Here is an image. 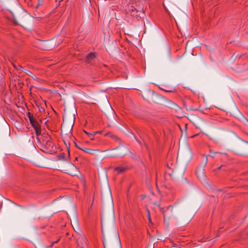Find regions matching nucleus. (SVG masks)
<instances>
[{
    "mask_svg": "<svg viewBox=\"0 0 248 248\" xmlns=\"http://www.w3.org/2000/svg\"><path fill=\"white\" fill-rule=\"evenodd\" d=\"M160 210L164 215V218L165 220L170 219L173 215L172 206H169L165 209L160 208Z\"/></svg>",
    "mask_w": 248,
    "mask_h": 248,
    "instance_id": "f257e3e1",
    "label": "nucleus"
},
{
    "mask_svg": "<svg viewBox=\"0 0 248 248\" xmlns=\"http://www.w3.org/2000/svg\"><path fill=\"white\" fill-rule=\"evenodd\" d=\"M72 127L69 126L68 129H66L65 125L63 124L62 125L61 127V134L62 136H66L68 137H71L72 136Z\"/></svg>",
    "mask_w": 248,
    "mask_h": 248,
    "instance_id": "f03ea898",
    "label": "nucleus"
},
{
    "mask_svg": "<svg viewBox=\"0 0 248 248\" xmlns=\"http://www.w3.org/2000/svg\"><path fill=\"white\" fill-rule=\"evenodd\" d=\"M87 239L84 236H80L77 240L78 246L80 248H85L87 245Z\"/></svg>",
    "mask_w": 248,
    "mask_h": 248,
    "instance_id": "7ed1b4c3",
    "label": "nucleus"
},
{
    "mask_svg": "<svg viewBox=\"0 0 248 248\" xmlns=\"http://www.w3.org/2000/svg\"><path fill=\"white\" fill-rule=\"evenodd\" d=\"M205 170L203 167L199 168L196 171V174L199 179L204 180L205 177Z\"/></svg>",
    "mask_w": 248,
    "mask_h": 248,
    "instance_id": "20e7f679",
    "label": "nucleus"
},
{
    "mask_svg": "<svg viewBox=\"0 0 248 248\" xmlns=\"http://www.w3.org/2000/svg\"><path fill=\"white\" fill-rule=\"evenodd\" d=\"M32 126L34 128L35 130V133L36 135L37 136H39L41 134V127L39 124V123L35 120L32 123H31Z\"/></svg>",
    "mask_w": 248,
    "mask_h": 248,
    "instance_id": "39448f33",
    "label": "nucleus"
},
{
    "mask_svg": "<svg viewBox=\"0 0 248 248\" xmlns=\"http://www.w3.org/2000/svg\"><path fill=\"white\" fill-rule=\"evenodd\" d=\"M45 146L48 149H53L54 145L52 142V140L50 137L48 138V139L46 142Z\"/></svg>",
    "mask_w": 248,
    "mask_h": 248,
    "instance_id": "423d86ee",
    "label": "nucleus"
},
{
    "mask_svg": "<svg viewBox=\"0 0 248 248\" xmlns=\"http://www.w3.org/2000/svg\"><path fill=\"white\" fill-rule=\"evenodd\" d=\"M127 170V168L124 166H119L115 167L114 169V171H116L117 173H122Z\"/></svg>",
    "mask_w": 248,
    "mask_h": 248,
    "instance_id": "0eeeda50",
    "label": "nucleus"
},
{
    "mask_svg": "<svg viewBox=\"0 0 248 248\" xmlns=\"http://www.w3.org/2000/svg\"><path fill=\"white\" fill-rule=\"evenodd\" d=\"M78 149L82 150L85 153H88L89 154L93 155L95 153L96 150L91 149L87 148H82V147H78Z\"/></svg>",
    "mask_w": 248,
    "mask_h": 248,
    "instance_id": "6e6552de",
    "label": "nucleus"
},
{
    "mask_svg": "<svg viewBox=\"0 0 248 248\" xmlns=\"http://www.w3.org/2000/svg\"><path fill=\"white\" fill-rule=\"evenodd\" d=\"M95 58V55L94 53H90L89 54L86 58V62L88 63H90L92 60Z\"/></svg>",
    "mask_w": 248,
    "mask_h": 248,
    "instance_id": "1a4fd4ad",
    "label": "nucleus"
},
{
    "mask_svg": "<svg viewBox=\"0 0 248 248\" xmlns=\"http://www.w3.org/2000/svg\"><path fill=\"white\" fill-rule=\"evenodd\" d=\"M105 136H108V137H109L115 140H118V138L115 135H113L111 132H108V133H106L105 134Z\"/></svg>",
    "mask_w": 248,
    "mask_h": 248,
    "instance_id": "9d476101",
    "label": "nucleus"
},
{
    "mask_svg": "<svg viewBox=\"0 0 248 248\" xmlns=\"http://www.w3.org/2000/svg\"><path fill=\"white\" fill-rule=\"evenodd\" d=\"M12 64L13 66L17 70L20 69L21 71H23L24 70L23 68L21 67L20 65H19L18 64L12 63Z\"/></svg>",
    "mask_w": 248,
    "mask_h": 248,
    "instance_id": "9b49d317",
    "label": "nucleus"
},
{
    "mask_svg": "<svg viewBox=\"0 0 248 248\" xmlns=\"http://www.w3.org/2000/svg\"><path fill=\"white\" fill-rule=\"evenodd\" d=\"M28 115L31 123H32V122L36 120V119L34 118L33 115L31 114L30 112L28 113Z\"/></svg>",
    "mask_w": 248,
    "mask_h": 248,
    "instance_id": "f8f14e48",
    "label": "nucleus"
},
{
    "mask_svg": "<svg viewBox=\"0 0 248 248\" xmlns=\"http://www.w3.org/2000/svg\"><path fill=\"white\" fill-rule=\"evenodd\" d=\"M88 138L90 139V140H96V142L95 143H93V144L97 145V144H99V141H100V139L99 138H94L93 137H88Z\"/></svg>",
    "mask_w": 248,
    "mask_h": 248,
    "instance_id": "ddd939ff",
    "label": "nucleus"
},
{
    "mask_svg": "<svg viewBox=\"0 0 248 248\" xmlns=\"http://www.w3.org/2000/svg\"><path fill=\"white\" fill-rule=\"evenodd\" d=\"M100 131L94 132L93 133H87L88 137H94L97 133H101Z\"/></svg>",
    "mask_w": 248,
    "mask_h": 248,
    "instance_id": "4468645a",
    "label": "nucleus"
},
{
    "mask_svg": "<svg viewBox=\"0 0 248 248\" xmlns=\"http://www.w3.org/2000/svg\"><path fill=\"white\" fill-rule=\"evenodd\" d=\"M43 3V0H38V2L37 5V7L42 5Z\"/></svg>",
    "mask_w": 248,
    "mask_h": 248,
    "instance_id": "2eb2a0df",
    "label": "nucleus"
},
{
    "mask_svg": "<svg viewBox=\"0 0 248 248\" xmlns=\"http://www.w3.org/2000/svg\"><path fill=\"white\" fill-rule=\"evenodd\" d=\"M59 240H60V239H57L56 241L53 242L51 243V245H50V247H51H51H53V246L54 245V244H55V243H58V242L59 241Z\"/></svg>",
    "mask_w": 248,
    "mask_h": 248,
    "instance_id": "dca6fc26",
    "label": "nucleus"
},
{
    "mask_svg": "<svg viewBox=\"0 0 248 248\" xmlns=\"http://www.w3.org/2000/svg\"><path fill=\"white\" fill-rule=\"evenodd\" d=\"M202 157L204 158V165H205L207 162V156H205V155H203Z\"/></svg>",
    "mask_w": 248,
    "mask_h": 248,
    "instance_id": "f3484780",
    "label": "nucleus"
},
{
    "mask_svg": "<svg viewBox=\"0 0 248 248\" xmlns=\"http://www.w3.org/2000/svg\"><path fill=\"white\" fill-rule=\"evenodd\" d=\"M69 166H70V167H71V169H76V168H75V166L73 164L69 163Z\"/></svg>",
    "mask_w": 248,
    "mask_h": 248,
    "instance_id": "a211bd4d",
    "label": "nucleus"
},
{
    "mask_svg": "<svg viewBox=\"0 0 248 248\" xmlns=\"http://www.w3.org/2000/svg\"><path fill=\"white\" fill-rule=\"evenodd\" d=\"M125 154L123 153V154H118L116 155L117 156H119L121 157H123L124 156Z\"/></svg>",
    "mask_w": 248,
    "mask_h": 248,
    "instance_id": "6ab92c4d",
    "label": "nucleus"
},
{
    "mask_svg": "<svg viewBox=\"0 0 248 248\" xmlns=\"http://www.w3.org/2000/svg\"><path fill=\"white\" fill-rule=\"evenodd\" d=\"M148 219H149V221H151V217H150V213H149V210H148Z\"/></svg>",
    "mask_w": 248,
    "mask_h": 248,
    "instance_id": "aec40b11",
    "label": "nucleus"
},
{
    "mask_svg": "<svg viewBox=\"0 0 248 248\" xmlns=\"http://www.w3.org/2000/svg\"><path fill=\"white\" fill-rule=\"evenodd\" d=\"M84 132L87 135V133H89V132H87V131L84 130Z\"/></svg>",
    "mask_w": 248,
    "mask_h": 248,
    "instance_id": "412c9836",
    "label": "nucleus"
},
{
    "mask_svg": "<svg viewBox=\"0 0 248 248\" xmlns=\"http://www.w3.org/2000/svg\"><path fill=\"white\" fill-rule=\"evenodd\" d=\"M68 173L70 174L71 175H73V174L70 172H67Z\"/></svg>",
    "mask_w": 248,
    "mask_h": 248,
    "instance_id": "4be33fe9",
    "label": "nucleus"
},
{
    "mask_svg": "<svg viewBox=\"0 0 248 248\" xmlns=\"http://www.w3.org/2000/svg\"><path fill=\"white\" fill-rule=\"evenodd\" d=\"M75 145H76V147H77L78 148V147H79V146H78V145H77V144H76V143H75Z\"/></svg>",
    "mask_w": 248,
    "mask_h": 248,
    "instance_id": "5701e85b",
    "label": "nucleus"
},
{
    "mask_svg": "<svg viewBox=\"0 0 248 248\" xmlns=\"http://www.w3.org/2000/svg\"><path fill=\"white\" fill-rule=\"evenodd\" d=\"M220 168H221V166H220V167H219L218 168V169H220Z\"/></svg>",
    "mask_w": 248,
    "mask_h": 248,
    "instance_id": "b1692460",
    "label": "nucleus"
},
{
    "mask_svg": "<svg viewBox=\"0 0 248 248\" xmlns=\"http://www.w3.org/2000/svg\"><path fill=\"white\" fill-rule=\"evenodd\" d=\"M64 142H65V144L67 145L66 142H65V141L64 140Z\"/></svg>",
    "mask_w": 248,
    "mask_h": 248,
    "instance_id": "393cba45",
    "label": "nucleus"
}]
</instances>
